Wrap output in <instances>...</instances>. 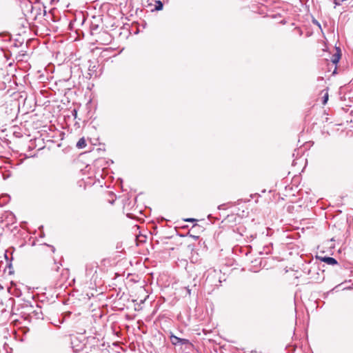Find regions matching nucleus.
I'll return each mask as SVG.
<instances>
[{
    "label": "nucleus",
    "mask_w": 353,
    "mask_h": 353,
    "mask_svg": "<svg viewBox=\"0 0 353 353\" xmlns=\"http://www.w3.org/2000/svg\"><path fill=\"white\" fill-rule=\"evenodd\" d=\"M31 9L30 12L32 14V17L34 19H37L39 15L43 14V16H45L46 14V10L45 6H41L39 5L37 6H32L30 5Z\"/></svg>",
    "instance_id": "nucleus-1"
},
{
    "label": "nucleus",
    "mask_w": 353,
    "mask_h": 353,
    "mask_svg": "<svg viewBox=\"0 0 353 353\" xmlns=\"http://www.w3.org/2000/svg\"><path fill=\"white\" fill-rule=\"evenodd\" d=\"M112 38L111 35L107 32L104 31L99 34L98 39L97 41L101 44L107 45L112 41Z\"/></svg>",
    "instance_id": "nucleus-2"
},
{
    "label": "nucleus",
    "mask_w": 353,
    "mask_h": 353,
    "mask_svg": "<svg viewBox=\"0 0 353 353\" xmlns=\"http://www.w3.org/2000/svg\"><path fill=\"white\" fill-rule=\"evenodd\" d=\"M317 259L328 265H334L338 263L337 261L334 258L330 256H317Z\"/></svg>",
    "instance_id": "nucleus-3"
},
{
    "label": "nucleus",
    "mask_w": 353,
    "mask_h": 353,
    "mask_svg": "<svg viewBox=\"0 0 353 353\" xmlns=\"http://www.w3.org/2000/svg\"><path fill=\"white\" fill-rule=\"evenodd\" d=\"M341 58V50L339 48H336V52L332 55V62L334 64H336Z\"/></svg>",
    "instance_id": "nucleus-4"
},
{
    "label": "nucleus",
    "mask_w": 353,
    "mask_h": 353,
    "mask_svg": "<svg viewBox=\"0 0 353 353\" xmlns=\"http://www.w3.org/2000/svg\"><path fill=\"white\" fill-rule=\"evenodd\" d=\"M98 268V265L97 263H91L86 265V273L87 274H91L92 272L94 273L97 272V269Z\"/></svg>",
    "instance_id": "nucleus-5"
},
{
    "label": "nucleus",
    "mask_w": 353,
    "mask_h": 353,
    "mask_svg": "<svg viewBox=\"0 0 353 353\" xmlns=\"http://www.w3.org/2000/svg\"><path fill=\"white\" fill-rule=\"evenodd\" d=\"M181 339L175 335H174L172 333L170 335V339L172 344L174 346L179 345V341H181Z\"/></svg>",
    "instance_id": "nucleus-6"
},
{
    "label": "nucleus",
    "mask_w": 353,
    "mask_h": 353,
    "mask_svg": "<svg viewBox=\"0 0 353 353\" xmlns=\"http://www.w3.org/2000/svg\"><path fill=\"white\" fill-rule=\"evenodd\" d=\"M163 3L161 1L158 0L155 1V7L152 10V11H160L163 9Z\"/></svg>",
    "instance_id": "nucleus-7"
},
{
    "label": "nucleus",
    "mask_w": 353,
    "mask_h": 353,
    "mask_svg": "<svg viewBox=\"0 0 353 353\" xmlns=\"http://www.w3.org/2000/svg\"><path fill=\"white\" fill-rule=\"evenodd\" d=\"M32 312L37 319H43V315L40 308L34 310Z\"/></svg>",
    "instance_id": "nucleus-8"
},
{
    "label": "nucleus",
    "mask_w": 353,
    "mask_h": 353,
    "mask_svg": "<svg viewBox=\"0 0 353 353\" xmlns=\"http://www.w3.org/2000/svg\"><path fill=\"white\" fill-rule=\"evenodd\" d=\"M85 145H86V143H85V140L83 137L81 138L77 143V147L78 148H83L85 147Z\"/></svg>",
    "instance_id": "nucleus-9"
},
{
    "label": "nucleus",
    "mask_w": 353,
    "mask_h": 353,
    "mask_svg": "<svg viewBox=\"0 0 353 353\" xmlns=\"http://www.w3.org/2000/svg\"><path fill=\"white\" fill-rule=\"evenodd\" d=\"M190 345V341L186 339H181V341H179V345Z\"/></svg>",
    "instance_id": "nucleus-10"
},
{
    "label": "nucleus",
    "mask_w": 353,
    "mask_h": 353,
    "mask_svg": "<svg viewBox=\"0 0 353 353\" xmlns=\"http://www.w3.org/2000/svg\"><path fill=\"white\" fill-rule=\"evenodd\" d=\"M328 97H329L328 92L326 91L323 97L322 103L323 105L327 103V102L328 101Z\"/></svg>",
    "instance_id": "nucleus-11"
},
{
    "label": "nucleus",
    "mask_w": 353,
    "mask_h": 353,
    "mask_svg": "<svg viewBox=\"0 0 353 353\" xmlns=\"http://www.w3.org/2000/svg\"><path fill=\"white\" fill-rule=\"evenodd\" d=\"M60 265H61V264L58 265L57 263L54 262V267L52 268V269L57 272L60 268Z\"/></svg>",
    "instance_id": "nucleus-12"
},
{
    "label": "nucleus",
    "mask_w": 353,
    "mask_h": 353,
    "mask_svg": "<svg viewBox=\"0 0 353 353\" xmlns=\"http://www.w3.org/2000/svg\"><path fill=\"white\" fill-rule=\"evenodd\" d=\"M185 290H186V292H187V294H188V295H190V294H191L192 289H190V288H189V286L185 287Z\"/></svg>",
    "instance_id": "nucleus-13"
},
{
    "label": "nucleus",
    "mask_w": 353,
    "mask_h": 353,
    "mask_svg": "<svg viewBox=\"0 0 353 353\" xmlns=\"http://www.w3.org/2000/svg\"><path fill=\"white\" fill-rule=\"evenodd\" d=\"M196 221V219H192V218H188V219H185V221H187V222H194Z\"/></svg>",
    "instance_id": "nucleus-14"
},
{
    "label": "nucleus",
    "mask_w": 353,
    "mask_h": 353,
    "mask_svg": "<svg viewBox=\"0 0 353 353\" xmlns=\"http://www.w3.org/2000/svg\"><path fill=\"white\" fill-rule=\"evenodd\" d=\"M313 23L314 24L317 25L321 28V24L319 23V21H317L316 20H314V21H313Z\"/></svg>",
    "instance_id": "nucleus-15"
},
{
    "label": "nucleus",
    "mask_w": 353,
    "mask_h": 353,
    "mask_svg": "<svg viewBox=\"0 0 353 353\" xmlns=\"http://www.w3.org/2000/svg\"><path fill=\"white\" fill-rule=\"evenodd\" d=\"M96 68V65H93L92 69H89L90 71H94V68Z\"/></svg>",
    "instance_id": "nucleus-16"
},
{
    "label": "nucleus",
    "mask_w": 353,
    "mask_h": 353,
    "mask_svg": "<svg viewBox=\"0 0 353 353\" xmlns=\"http://www.w3.org/2000/svg\"><path fill=\"white\" fill-rule=\"evenodd\" d=\"M97 26H96V27H94H94H92V31L94 30H95V29H97Z\"/></svg>",
    "instance_id": "nucleus-17"
},
{
    "label": "nucleus",
    "mask_w": 353,
    "mask_h": 353,
    "mask_svg": "<svg viewBox=\"0 0 353 353\" xmlns=\"http://www.w3.org/2000/svg\"><path fill=\"white\" fill-rule=\"evenodd\" d=\"M73 112H74V115L76 117V114H77V111H76V110H73Z\"/></svg>",
    "instance_id": "nucleus-18"
},
{
    "label": "nucleus",
    "mask_w": 353,
    "mask_h": 353,
    "mask_svg": "<svg viewBox=\"0 0 353 353\" xmlns=\"http://www.w3.org/2000/svg\"><path fill=\"white\" fill-rule=\"evenodd\" d=\"M281 23L282 24H285L286 22H285V21H281Z\"/></svg>",
    "instance_id": "nucleus-19"
},
{
    "label": "nucleus",
    "mask_w": 353,
    "mask_h": 353,
    "mask_svg": "<svg viewBox=\"0 0 353 353\" xmlns=\"http://www.w3.org/2000/svg\"><path fill=\"white\" fill-rule=\"evenodd\" d=\"M52 252H54V248L53 246H52Z\"/></svg>",
    "instance_id": "nucleus-20"
},
{
    "label": "nucleus",
    "mask_w": 353,
    "mask_h": 353,
    "mask_svg": "<svg viewBox=\"0 0 353 353\" xmlns=\"http://www.w3.org/2000/svg\"><path fill=\"white\" fill-rule=\"evenodd\" d=\"M3 287L1 286V285L0 284V290H3Z\"/></svg>",
    "instance_id": "nucleus-21"
}]
</instances>
